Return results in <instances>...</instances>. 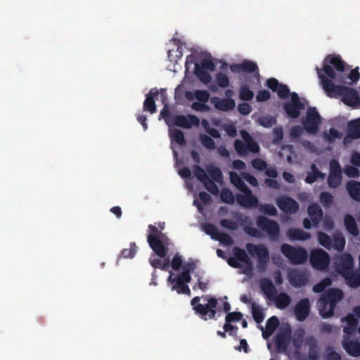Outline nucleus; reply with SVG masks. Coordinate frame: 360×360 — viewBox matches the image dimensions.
<instances>
[{"mask_svg":"<svg viewBox=\"0 0 360 360\" xmlns=\"http://www.w3.org/2000/svg\"><path fill=\"white\" fill-rule=\"evenodd\" d=\"M332 284V280L326 277L319 283L313 286V291L316 293L322 292L317 302V307L320 315L324 318H330L334 314V309L343 298L344 294L340 289L330 288L324 290L326 288Z\"/></svg>","mask_w":360,"mask_h":360,"instance_id":"nucleus-1","label":"nucleus"},{"mask_svg":"<svg viewBox=\"0 0 360 360\" xmlns=\"http://www.w3.org/2000/svg\"><path fill=\"white\" fill-rule=\"evenodd\" d=\"M350 68L338 55H328L323 63L322 68L316 67V70L323 86V79H330L338 83H346L344 72Z\"/></svg>","mask_w":360,"mask_h":360,"instance_id":"nucleus-2","label":"nucleus"},{"mask_svg":"<svg viewBox=\"0 0 360 360\" xmlns=\"http://www.w3.org/2000/svg\"><path fill=\"white\" fill-rule=\"evenodd\" d=\"M323 89L330 98L342 96V102L349 107L358 108L360 105V98L355 89L334 84L331 80L323 79Z\"/></svg>","mask_w":360,"mask_h":360,"instance_id":"nucleus-3","label":"nucleus"},{"mask_svg":"<svg viewBox=\"0 0 360 360\" xmlns=\"http://www.w3.org/2000/svg\"><path fill=\"white\" fill-rule=\"evenodd\" d=\"M191 281V276L188 271H182L179 274L174 275L170 271L167 278V283L170 285L172 291L176 290L178 294L191 295V290L188 285Z\"/></svg>","mask_w":360,"mask_h":360,"instance_id":"nucleus-4","label":"nucleus"},{"mask_svg":"<svg viewBox=\"0 0 360 360\" xmlns=\"http://www.w3.org/2000/svg\"><path fill=\"white\" fill-rule=\"evenodd\" d=\"M200 297L196 296L191 301V304L196 314L205 321L209 319H216L215 315L217 314L216 307L217 305V300L215 297H211L207 299L206 304L199 303Z\"/></svg>","mask_w":360,"mask_h":360,"instance_id":"nucleus-5","label":"nucleus"},{"mask_svg":"<svg viewBox=\"0 0 360 360\" xmlns=\"http://www.w3.org/2000/svg\"><path fill=\"white\" fill-rule=\"evenodd\" d=\"M281 252L293 265L303 264L308 259L307 250L302 247H294L288 243H283L281 245Z\"/></svg>","mask_w":360,"mask_h":360,"instance_id":"nucleus-6","label":"nucleus"},{"mask_svg":"<svg viewBox=\"0 0 360 360\" xmlns=\"http://www.w3.org/2000/svg\"><path fill=\"white\" fill-rule=\"evenodd\" d=\"M233 257H231L228 259V264L233 268H242L243 265L240 262L243 263V273L248 274L253 270V264L250 259L249 258L246 252L238 247H235L233 249Z\"/></svg>","mask_w":360,"mask_h":360,"instance_id":"nucleus-7","label":"nucleus"},{"mask_svg":"<svg viewBox=\"0 0 360 360\" xmlns=\"http://www.w3.org/2000/svg\"><path fill=\"white\" fill-rule=\"evenodd\" d=\"M246 249L251 256L257 257V267L259 271H264L266 269L269 261V252L268 248L264 245H255L247 243Z\"/></svg>","mask_w":360,"mask_h":360,"instance_id":"nucleus-8","label":"nucleus"},{"mask_svg":"<svg viewBox=\"0 0 360 360\" xmlns=\"http://www.w3.org/2000/svg\"><path fill=\"white\" fill-rule=\"evenodd\" d=\"M256 224L259 229L266 232L272 241L279 238L280 226L278 223L264 216H259L256 219Z\"/></svg>","mask_w":360,"mask_h":360,"instance_id":"nucleus-9","label":"nucleus"},{"mask_svg":"<svg viewBox=\"0 0 360 360\" xmlns=\"http://www.w3.org/2000/svg\"><path fill=\"white\" fill-rule=\"evenodd\" d=\"M322 118L315 107H309L306 112V117L302 121L305 131L310 134H316Z\"/></svg>","mask_w":360,"mask_h":360,"instance_id":"nucleus-10","label":"nucleus"},{"mask_svg":"<svg viewBox=\"0 0 360 360\" xmlns=\"http://www.w3.org/2000/svg\"><path fill=\"white\" fill-rule=\"evenodd\" d=\"M309 261L311 266L318 270H325L328 267L330 256L325 250L318 248L311 251Z\"/></svg>","mask_w":360,"mask_h":360,"instance_id":"nucleus-11","label":"nucleus"},{"mask_svg":"<svg viewBox=\"0 0 360 360\" xmlns=\"http://www.w3.org/2000/svg\"><path fill=\"white\" fill-rule=\"evenodd\" d=\"M335 269L341 276L354 269V259L349 253H343L335 258Z\"/></svg>","mask_w":360,"mask_h":360,"instance_id":"nucleus-12","label":"nucleus"},{"mask_svg":"<svg viewBox=\"0 0 360 360\" xmlns=\"http://www.w3.org/2000/svg\"><path fill=\"white\" fill-rule=\"evenodd\" d=\"M164 236L165 235L163 233H160L159 236L154 234H149L147 238L150 248L160 258H165L168 251L167 247L160 239V238H163Z\"/></svg>","mask_w":360,"mask_h":360,"instance_id":"nucleus-13","label":"nucleus"},{"mask_svg":"<svg viewBox=\"0 0 360 360\" xmlns=\"http://www.w3.org/2000/svg\"><path fill=\"white\" fill-rule=\"evenodd\" d=\"M241 192L243 194H237L236 196V201L240 206L245 208H255L259 206V200L257 196L252 194L249 188Z\"/></svg>","mask_w":360,"mask_h":360,"instance_id":"nucleus-14","label":"nucleus"},{"mask_svg":"<svg viewBox=\"0 0 360 360\" xmlns=\"http://www.w3.org/2000/svg\"><path fill=\"white\" fill-rule=\"evenodd\" d=\"M276 203L279 209L286 214H295L299 210L298 202L287 195L278 197Z\"/></svg>","mask_w":360,"mask_h":360,"instance_id":"nucleus-15","label":"nucleus"},{"mask_svg":"<svg viewBox=\"0 0 360 360\" xmlns=\"http://www.w3.org/2000/svg\"><path fill=\"white\" fill-rule=\"evenodd\" d=\"M172 124L174 126L184 129H190L193 126H198L200 124V120L198 117L193 115H175L172 117Z\"/></svg>","mask_w":360,"mask_h":360,"instance_id":"nucleus-16","label":"nucleus"},{"mask_svg":"<svg viewBox=\"0 0 360 360\" xmlns=\"http://www.w3.org/2000/svg\"><path fill=\"white\" fill-rule=\"evenodd\" d=\"M229 68L233 73L256 72L259 75V68L257 63L249 60H244L242 63L232 64L229 66Z\"/></svg>","mask_w":360,"mask_h":360,"instance_id":"nucleus-17","label":"nucleus"},{"mask_svg":"<svg viewBox=\"0 0 360 360\" xmlns=\"http://www.w3.org/2000/svg\"><path fill=\"white\" fill-rule=\"evenodd\" d=\"M294 312L299 321H304L310 312V304L309 299L303 298L300 300L295 307Z\"/></svg>","mask_w":360,"mask_h":360,"instance_id":"nucleus-18","label":"nucleus"},{"mask_svg":"<svg viewBox=\"0 0 360 360\" xmlns=\"http://www.w3.org/2000/svg\"><path fill=\"white\" fill-rule=\"evenodd\" d=\"M304 344L308 347V358L309 360H319L320 349L317 340L312 335L304 340Z\"/></svg>","mask_w":360,"mask_h":360,"instance_id":"nucleus-19","label":"nucleus"},{"mask_svg":"<svg viewBox=\"0 0 360 360\" xmlns=\"http://www.w3.org/2000/svg\"><path fill=\"white\" fill-rule=\"evenodd\" d=\"M290 334L291 330L288 328L282 330L276 335L275 343L278 352H285L287 349L290 342Z\"/></svg>","mask_w":360,"mask_h":360,"instance_id":"nucleus-20","label":"nucleus"},{"mask_svg":"<svg viewBox=\"0 0 360 360\" xmlns=\"http://www.w3.org/2000/svg\"><path fill=\"white\" fill-rule=\"evenodd\" d=\"M211 101L217 110L227 112L232 110L236 107V102L233 98H219L212 97Z\"/></svg>","mask_w":360,"mask_h":360,"instance_id":"nucleus-21","label":"nucleus"},{"mask_svg":"<svg viewBox=\"0 0 360 360\" xmlns=\"http://www.w3.org/2000/svg\"><path fill=\"white\" fill-rule=\"evenodd\" d=\"M261 290L265 295L266 297L271 300L277 293V290L272 281L267 278H262L259 281Z\"/></svg>","mask_w":360,"mask_h":360,"instance_id":"nucleus-22","label":"nucleus"},{"mask_svg":"<svg viewBox=\"0 0 360 360\" xmlns=\"http://www.w3.org/2000/svg\"><path fill=\"white\" fill-rule=\"evenodd\" d=\"M308 214L314 226L319 224L323 218V210L316 203H313L308 207Z\"/></svg>","mask_w":360,"mask_h":360,"instance_id":"nucleus-23","label":"nucleus"},{"mask_svg":"<svg viewBox=\"0 0 360 360\" xmlns=\"http://www.w3.org/2000/svg\"><path fill=\"white\" fill-rule=\"evenodd\" d=\"M158 96V91L152 89L148 94H146V99L143 102V110L153 114L156 112V105L155 98Z\"/></svg>","mask_w":360,"mask_h":360,"instance_id":"nucleus-24","label":"nucleus"},{"mask_svg":"<svg viewBox=\"0 0 360 360\" xmlns=\"http://www.w3.org/2000/svg\"><path fill=\"white\" fill-rule=\"evenodd\" d=\"M344 224L346 230L349 234L354 237H356L359 234V230L355 219L349 214H347L344 217Z\"/></svg>","mask_w":360,"mask_h":360,"instance_id":"nucleus-25","label":"nucleus"},{"mask_svg":"<svg viewBox=\"0 0 360 360\" xmlns=\"http://www.w3.org/2000/svg\"><path fill=\"white\" fill-rule=\"evenodd\" d=\"M343 348L345 351L352 356H360V342L357 340H344L342 342Z\"/></svg>","mask_w":360,"mask_h":360,"instance_id":"nucleus-26","label":"nucleus"},{"mask_svg":"<svg viewBox=\"0 0 360 360\" xmlns=\"http://www.w3.org/2000/svg\"><path fill=\"white\" fill-rule=\"evenodd\" d=\"M287 236L292 240L305 241L311 238V234L300 229H289Z\"/></svg>","mask_w":360,"mask_h":360,"instance_id":"nucleus-27","label":"nucleus"},{"mask_svg":"<svg viewBox=\"0 0 360 360\" xmlns=\"http://www.w3.org/2000/svg\"><path fill=\"white\" fill-rule=\"evenodd\" d=\"M305 108V105L285 103L283 105V110L287 115L292 119L298 118L300 111Z\"/></svg>","mask_w":360,"mask_h":360,"instance_id":"nucleus-28","label":"nucleus"},{"mask_svg":"<svg viewBox=\"0 0 360 360\" xmlns=\"http://www.w3.org/2000/svg\"><path fill=\"white\" fill-rule=\"evenodd\" d=\"M342 320L347 322V326L344 328L343 332L348 335H353L356 330L358 325L357 319L354 315L349 314Z\"/></svg>","mask_w":360,"mask_h":360,"instance_id":"nucleus-29","label":"nucleus"},{"mask_svg":"<svg viewBox=\"0 0 360 360\" xmlns=\"http://www.w3.org/2000/svg\"><path fill=\"white\" fill-rule=\"evenodd\" d=\"M342 277L344 278L346 283L351 288H356L360 285V270L354 271L352 269Z\"/></svg>","mask_w":360,"mask_h":360,"instance_id":"nucleus-30","label":"nucleus"},{"mask_svg":"<svg viewBox=\"0 0 360 360\" xmlns=\"http://www.w3.org/2000/svg\"><path fill=\"white\" fill-rule=\"evenodd\" d=\"M271 300L274 302L279 309H285L291 302L290 297L285 292L276 293Z\"/></svg>","mask_w":360,"mask_h":360,"instance_id":"nucleus-31","label":"nucleus"},{"mask_svg":"<svg viewBox=\"0 0 360 360\" xmlns=\"http://www.w3.org/2000/svg\"><path fill=\"white\" fill-rule=\"evenodd\" d=\"M349 196L355 201L360 202V182L349 181L346 184Z\"/></svg>","mask_w":360,"mask_h":360,"instance_id":"nucleus-32","label":"nucleus"},{"mask_svg":"<svg viewBox=\"0 0 360 360\" xmlns=\"http://www.w3.org/2000/svg\"><path fill=\"white\" fill-rule=\"evenodd\" d=\"M289 281L295 287H301L306 285L307 278L302 272L293 271L289 274Z\"/></svg>","mask_w":360,"mask_h":360,"instance_id":"nucleus-33","label":"nucleus"},{"mask_svg":"<svg viewBox=\"0 0 360 360\" xmlns=\"http://www.w3.org/2000/svg\"><path fill=\"white\" fill-rule=\"evenodd\" d=\"M347 136L352 139L360 138V117L348 122Z\"/></svg>","mask_w":360,"mask_h":360,"instance_id":"nucleus-34","label":"nucleus"},{"mask_svg":"<svg viewBox=\"0 0 360 360\" xmlns=\"http://www.w3.org/2000/svg\"><path fill=\"white\" fill-rule=\"evenodd\" d=\"M242 136L245 142L247 154L248 153V152H251L253 153H259V145L254 141L252 137L247 131H242Z\"/></svg>","mask_w":360,"mask_h":360,"instance_id":"nucleus-35","label":"nucleus"},{"mask_svg":"<svg viewBox=\"0 0 360 360\" xmlns=\"http://www.w3.org/2000/svg\"><path fill=\"white\" fill-rule=\"evenodd\" d=\"M278 326L279 320L278 317L276 316L270 317L266 321V330L262 332L263 337L267 338L271 335Z\"/></svg>","mask_w":360,"mask_h":360,"instance_id":"nucleus-36","label":"nucleus"},{"mask_svg":"<svg viewBox=\"0 0 360 360\" xmlns=\"http://www.w3.org/2000/svg\"><path fill=\"white\" fill-rule=\"evenodd\" d=\"M311 172H309L307 174V176L305 178V181L307 184H313L319 178L324 179L326 176V174L324 173L321 172L318 168L316 167L315 164H312L311 165Z\"/></svg>","mask_w":360,"mask_h":360,"instance_id":"nucleus-37","label":"nucleus"},{"mask_svg":"<svg viewBox=\"0 0 360 360\" xmlns=\"http://www.w3.org/2000/svg\"><path fill=\"white\" fill-rule=\"evenodd\" d=\"M345 238L342 233H335L333 235L332 248L338 252H342L345 247Z\"/></svg>","mask_w":360,"mask_h":360,"instance_id":"nucleus-38","label":"nucleus"},{"mask_svg":"<svg viewBox=\"0 0 360 360\" xmlns=\"http://www.w3.org/2000/svg\"><path fill=\"white\" fill-rule=\"evenodd\" d=\"M194 72L199 80L205 84H209L212 80L210 73L207 70L202 69V67H200L198 63L195 64Z\"/></svg>","mask_w":360,"mask_h":360,"instance_id":"nucleus-39","label":"nucleus"},{"mask_svg":"<svg viewBox=\"0 0 360 360\" xmlns=\"http://www.w3.org/2000/svg\"><path fill=\"white\" fill-rule=\"evenodd\" d=\"M229 176L231 183L234 185L240 191H243L248 188L244 181L236 172H230Z\"/></svg>","mask_w":360,"mask_h":360,"instance_id":"nucleus-40","label":"nucleus"},{"mask_svg":"<svg viewBox=\"0 0 360 360\" xmlns=\"http://www.w3.org/2000/svg\"><path fill=\"white\" fill-rule=\"evenodd\" d=\"M207 172L209 177L215 182L220 183L223 180V174L221 169L218 167L209 166L207 167Z\"/></svg>","mask_w":360,"mask_h":360,"instance_id":"nucleus-41","label":"nucleus"},{"mask_svg":"<svg viewBox=\"0 0 360 360\" xmlns=\"http://www.w3.org/2000/svg\"><path fill=\"white\" fill-rule=\"evenodd\" d=\"M169 133L172 141H174L179 146H185L186 144L184 134L181 130L174 129L170 130Z\"/></svg>","mask_w":360,"mask_h":360,"instance_id":"nucleus-42","label":"nucleus"},{"mask_svg":"<svg viewBox=\"0 0 360 360\" xmlns=\"http://www.w3.org/2000/svg\"><path fill=\"white\" fill-rule=\"evenodd\" d=\"M317 239L321 246L329 250L332 249V238L330 236L320 231L317 233Z\"/></svg>","mask_w":360,"mask_h":360,"instance_id":"nucleus-43","label":"nucleus"},{"mask_svg":"<svg viewBox=\"0 0 360 360\" xmlns=\"http://www.w3.org/2000/svg\"><path fill=\"white\" fill-rule=\"evenodd\" d=\"M344 76L345 77V81H347V82L345 83V84H356L360 78L359 67H356L354 69L351 70L347 75H345L344 73Z\"/></svg>","mask_w":360,"mask_h":360,"instance_id":"nucleus-44","label":"nucleus"},{"mask_svg":"<svg viewBox=\"0 0 360 360\" xmlns=\"http://www.w3.org/2000/svg\"><path fill=\"white\" fill-rule=\"evenodd\" d=\"M254 97V92L247 85H243L239 89V98L243 101H249Z\"/></svg>","mask_w":360,"mask_h":360,"instance_id":"nucleus-45","label":"nucleus"},{"mask_svg":"<svg viewBox=\"0 0 360 360\" xmlns=\"http://www.w3.org/2000/svg\"><path fill=\"white\" fill-rule=\"evenodd\" d=\"M202 229L206 234L210 236L212 239L216 240V239L218 238L217 237L220 233L219 232L218 229L215 225L207 223L204 224Z\"/></svg>","mask_w":360,"mask_h":360,"instance_id":"nucleus-46","label":"nucleus"},{"mask_svg":"<svg viewBox=\"0 0 360 360\" xmlns=\"http://www.w3.org/2000/svg\"><path fill=\"white\" fill-rule=\"evenodd\" d=\"M252 314L254 320L257 323H260L264 319V315L262 309L256 305L254 302L252 304Z\"/></svg>","mask_w":360,"mask_h":360,"instance_id":"nucleus-47","label":"nucleus"},{"mask_svg":"<svg viewBox=\"0 0 360 360\" xmlns=\"http://www.w3.org/2000/svg\"><path fill=\"white\" fill-rule=\"evenodd\" d=\"M276 118L275 117L271 116V115H265L260 117L258 119V123L266 128H270L275 124H276Z\"/></svg>","mask_w":360,"mask_h":360,"instance_id":"nucleus-48","label":"nucleus"},{"mask_svg":"<svg viewBox=\"0 0 360 360\" xmlns=\"http://www.w3.org/2000/svg\"><path fill=\"white\" fill-rule=\"evenodd\" d=\"M199 140L202 145L208 150H214L216 148L215 142L214 140L207 135L200 134Z\"/></svg>","mask_w":360,"mask_h":360,"instance_id":"nucleus-49","label":"nucleus"},{"mask_svg":"<svg viewBox=\"0 0 360 360\" xmlns=\"http://www.w3.org/2000/svg\"><path fill=\"white\" fill-rule=\"evenodd\" d=\"M320 202L324 207L328 208L333 203V196L329 192H321L320 194Z\"/></svg>","mask_w":360,"mask_h":360,"instance_id":"nucleus-50","label":"nucleus"},{"mask_svg":"<svg viewBox=\"0 0 360 360\" xmlns=\"http://www.w3.org/2000/svg\"><path fill=\"white\" fill-rule=\"evenodd\" d=\"M137 246L134 242L130 243V248L123 249L120 256L124 259L133 258L136 253Z\"/></svg>","mask_w":360,"mask_h":360,"instance_id":"nucleus-51","label":"nucleus"},{"mask_svg":"<svg viewBox=\"0 0 360 360\" xmlns=\"http://www.w3.org/2000/svg\"><path fill=\"white\" fill-rule=\"evenodd\" d=\"M257 207H259V210L261 212L268 216H276L277 214V210L273 205H259Z\"/></svg>","mask_w":360,"mask_h":360,"instance_id":"nucleus-52","label":"nucleus"},{"mask_svg":"<svg viewBox=\"0 0 360 360\" xmlns=\"http://www.w3.org/2000/svg\"><path fill=\"white\" fill-rule=\"evenodd\" d=\"M217 84L221 88H226L230 85L229 77L221 72H219L216 75Z\"/></svg>","mask_w":360,"mask_h":360,"instance_id":"nucleus-53","label":"nucleus"},{"mask_svg":"<svg viewBox=\"0 0 360 360\" xmlns=\"http://www.w3.org/2000/svg\"><path fill=\"white\" fill-rule=\"evenodd\" d=\"M342 179V175L329 174L328 177V186L331 188H338L341 184Z\"/></svg>","mask_w":360,"mask_h":360,"instance_id":"nucleus-54","label":"nucleus"},{"mask_svg":"<svg viewBox=\"0 0 360 360\" xmlns=\"http://www.w3.org/2000/svg\"><path fill=\"white\" fill-rule=\"evenodd\" d=\"M205 188L213 195L219 193V188L215 184V181L212 180L210 177L202 182Z\"/></svg>","mask_w":360,"mask_h":360,"instance_id":"nucleus-55","label":"nucleus"},{"mask_svg":"<svg viewBox=\"0 0 360 360\" xmlns=\"http://www.w3.org/2000/svg\"><path fill=\"white\" fill-rule=\"evenodd\" d=\"M273 139L272 141L275 144H278L281 142L283 139V130L282 127H276L272 131Z\"/></svg>","mask_w":360,"mask_h":360,"instance_id":"nucleus-56","label":"nucleus"},{"mask_svg":"<svg viewBox=\"0 0 360 360\" xmlns=\"http://www.w3.org/2000/svg\"><path fill=\"white\" fill-rule=\"evenodd\" d=\"M326 354L324 360H342L341 355L334 351L332 347L328 346L326 349Z\"/></svg>","mask_w":360,"mask_h":360,"instance_id":"nucleus-57","label":"nucleus"},{"mask_svg":"<svg viewBox=\"0 0 360 360\" xmlns=\"http://www.w3.org/2000/svg\"><path fill=\"white\" fill-rule=\"evenodd\" d=\"M193 172L196 178L202 183L209 178L205 170L198 165L193 167Z\"/></svg>","mask_w":360,"mask_h":360,"instance_id":"nucleus-58","label":"nucleus"},{"mask_svg":"<svg viewBox=\"0 0 360 360\" xmlns=\"http://www.w3.org/2000/svg\"><path fill=\"white\" fill-rule=\"evenodd\" d=\"M221 199L223 202L232 205L234 202V196L229 189H223L221 193Z\"/></svg>","mask_w":360,"mask_h":360,"instance_id":"nucleus-59","label":"nucleus"},{"mask_svg":"<svg viewBox=\"0 0 360 360\" xmlns=\"http://www.w3.org/2000/svg\"><path fill=\"white\" fill-rule=\"evenodd\" d=\"M217 238L216 240L219 241L224 245L231 246L233 244V239L226 233H220Z\"/></svg>","mask_w":360,"mask_h":360,"instance_id":"nucleus-60","label":"nucleus"},{"mask_svg":"<svg viewBox=\"0 0 360 360\" xmlns=\"http://www.w3.org/2000/svg\"><path fill=\"white\" fill-rule=\"evenodd\" d=\"M329 174L342 175V169L338 161L333 160L329 164Z\"/></svg>","mask_w":360,"mask_h":360,"instance_id":"nucleus-61","label":"nucleus"},{"mask_svg":"<svg viewBox=\"0 0 360 360\" xmlns=\"http://www.w3.org/2000/svg\"><path fill=\"white\" fill-rule=\"evenodd\" d=\"M220 225L222 227L231 231H235L238 228V225L236 221L228 219H221L220 221Z\"/></svg>","mask_w":360,"mask_h":360,"instance_id":"nucleus-62","label":"nucleus"},{"mask_svg":"<svg viewBox=\"0 0 360 360\" xmlns=\"http://www.w3.org/2000/svg\"><path fill=\"white\" fill-rule=\"evenodd\" d=\"M243 318V314L239 311L229 312L226 317L225 321L228 323L238 322Z\"/></svg>","mask_w":360,"mask_h":360,"instance_id":"nucleus-63","label":"nucleus"},{"mask_svg":"<svg viewBox=\"0 0 360 360\" xmlns=\"http://www.w3.org/2000/svg\"><path fill=\"white\" fill-rule=\"evenodd\" d=\"M278 96L281 99H286L290 94V89L286 84H281L276 91Z\"/></svg>","mask_w":360,"mask_h":360,"instance_id":"nucleus-64","label":"nucleus"}]
</instances>
